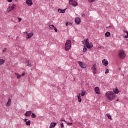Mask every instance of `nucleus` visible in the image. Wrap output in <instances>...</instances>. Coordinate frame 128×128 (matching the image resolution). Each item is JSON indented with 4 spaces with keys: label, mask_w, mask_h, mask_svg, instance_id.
<instances>
[{
    "label": "nucleus",
    "mask_w": 128,
    "mask_h": 128,
    "mask_svg": "<svg viewBox=\"0 0 128 128\" xmlns=\"http://www.w3.org/2000/svg\"><path fill=\"white\" fill-rule=\"evenodd\" d=\"M106 96L110 102H112V100H116V94H114V93L112 91L106 92Z\"/></svg>",
    "instance_id": "obj_1"
},
{
    "label": "nucleus",
    "mask_w": 128,
    "mask_h": 128,
    "mask_svg": "<svg viewBox=\"0 0 128 128\" xmlns=\"http://www.w3.org/2000/svg\"><path fill=\"white\" fill-rule=\"evenodd\" d=\"M84 42L85 46H84L83 52H86L88 51V48L90 49L92 48H94V45L92 44V43H90V40H88V38L86 39V40H85Z\"/></svg>",
    "instance_id": "obj_2"
},
{
    "label": "nucleus",
    "mask_w": 128,
    "mask_h": 128,
    "mask_svg": "<svg viewBox=\"0 0 128 128\" xmlns=\"http://www.w3.org/2000/svg\"><path fill=\"white\" fill-rule=\"evenodd\" d=\"M72 48V41L70 40H68L65 45V50L66 52H68Z\"/></svg>",
    "instance_id": "obj_3"
},
{
    "label": "nucleus",
    "mask_w": 128,
    "mask_h": 128,
    "mask_svg": "<svg viewBox=\"0 0 128 128\" xmlns=\"http://www.w3.org/2000/svg\"><path fill=\"white\" fill-rule=\"evenodd\" d=\"M69 4L70 6H78V2L76 1H74V0H69Z\"/></svg>",
    "instance_id": "obj_4"
},
{
    "label": "nucleus",
    "mask_w": 128,
    "mask_h": 128,
    "mask_svg": "<svg viewBox=\"0 0 128 128\" xmlns=\"http://www.w3.org/2000/svg\"><path fill=\"white\" fill-rule=\"evenodd\" d=\"M126 53L124 51H120L119 53V56L122 60L126 58Z\"/></svg>",
    "instance_id": "obj_5"
},
{
    "label": "nucleus",
    "mask_w": 128,
    "mask_h": 128,
    "mask_svg": "<svg viewBox=\"0 0 128 128\" xmlns=\"http://www.w3.org/2000/svg\"><path fill=\"white\" fill-rule=\"evenodd\" d=\"M26 34H27V36L28 38H26V40H30L31 38H32L34 36V32H31V33H28V32H26Z\"/></svg>",
    "instance_id": "obj_6"
},
{
    "label": "nucleus",
    "mask_w": 128,
    "mask_h": 128,
    "mask_svg": "<svg viewBox=\"0 0 128 128\" xmlns=\"http://www.w3.org/2000/svg\"><path fill=\"white\" fill-rule=\"evenodd\" d=\"M78 64L82 68H86V65L84 63H83L82 62H79Z\"/></svg>",
    "instance_id": "obj_7"
},
{
    "label": "nucleus",
    "mask_w": 128,
    "mask_h": 128,
    "mask_svg": "<svg viewBox=\"0 0 128 128\" xmlns=\"http://www.w3.org/2000/svg\"><path fill=\"white\" fill-rule=\"evenodd\" d=\"M92 70L93 74H96V65H94L92 68Z\"/></svg>",
    "instance_id": "obj_8"
},
{
    "label": "nucleus",
    "mask_w": 128,
    "mask_h": 128,
    "mask_svg": "<svg viewBox=\"0 0 128 128\" xmlns=\"http://www.w3.org/2000/svg\"><path fill=\"white\" fill-rule=\"evenodd\" d=\"M26 4L28 6H32L34 3L32 2V0H27L26 1Z\"/></svg>",
    "instance_id": "obj_9"
},
{
    "label": "nucleus",
    "mask_w": 128,
    "mask_h": 128,
    "mask_svg": "<svg viewBox=\"0 0 128 128\" xmlns=\"http://www.w3.org/2000/svg\"><path fill=\"white\" fill-rule=\"evenodd\" d=\"M75 22L76 24H80V22H82V20H80V18H77L75 20Z\"/></svg>",
    "instance_id": "obj_10"
},
{
    "label": "nucleus",
    "mask_w": 128,
    "mask_h": 128,
    "mask_svg": "<svg viewBox=\"0 0 128 128\" xmlns=\"http://www.w3.org/2000/svg\"><path fill=\"white\" fill-rule=\"evenodd\" d=\"M102 64L104 66H108V61L106 60H102Z\"/></svg>",
    "instance_id": "obj_11"
},
{
    "label": "nucleus",
    "mask_w": 128,
    "mask_h": 128,
    "mask_svg": "<svg viewBox=\"0 0 128 128\" xmlns=\"http://www.w3.org/2000/svg\"><path fill=\"white\" fill-rule=\"evenodd\" d=\"M96 94H100V88L96 87L94 90Z\"/></svg>",
    "instance_id": "obj_12"
},
{
    "label": "nucleus",
    "mask_w": 128,
    "mask_h": 128,
    "mask_svg": "<svg viewBox=\"0 0 128 128\" xmlns=\"http://www.w3.org/2000/svg\"><path fill=\"white\" fill-rule=\"evenodd\" d=\"M24 116H26V117L30 116H32V111H28V112H27L25 114Z\"/></svg>",
    "instance_id": "obj_13"
},
{
    "label": "nucleus",
    "mask_w": 128,
    "mask_h": 128,
    "mask_svg": "<svg viewBox=\"0 0 128 128\" xmlns=\"http://www.w3.org/2000/svg\"><path fill=\"white\" fill-rule=\"evenodd\" d=\"M66 9H64L63 10L62 9H58V12H60V14H66Z\"/></svg>",
    "instance_id": "obj_14"
},
{
    "label": "nucleus",
    "mask_w": 128,
    "mask_h": 128,
    "mask_svg": "<svg viewBox=\"0 0 128 128\" xmlns=\"http://www.w3.org/2000/svg\"><path fill=\"white\" fill-rule=\"evenodd\" d=\"M56 124H58L56 123H54V122H52L50 124V128H56Z\"/></svg>",
    "instance_id": "obj_15"
},
{
    "label": "nucleus",
    "mask_w": 128,
    "mask_h": 128,
    "mask_svg": "<svg viewBox=\"0 0 128 128\" xmlns=\"http://www.w3.org/2000/svg\"><path fill=\"white\" fill-rule=\"evenodd\" d=\"M86 92L84 90H82L81 96H86Z\"/></svg>",
    "instance_id": "obj_16"
},
{
    "label": "nucleus",
    "mask_w": 128,
    "mask_h": 128,
    "mask_svg": "<svg viewBox=\"0 0 128 128\" xmlns=\"http://www.w3.org/2000/svg\"><path fill=\"white\" fill-rule=\"evenodd\" d=\"M77 98H78V100L79 102H82V96H80V94H79V96H78Z\"/></svg>",
    "instance_id": "obj_17"
},
{
    "label": "nucleus",
    "mask_w": 128,
    "mask_h": 128,
    "mask_svg": "<svg viewBox=\"0 0 128 128\" xmlns=\"http://www.w3.org/2000/svg\"><path fill=\"white\" fill-rule=\"evenodd\" d=\"M10 104H12V99L9 98L8 101L7 103L8 106H10Z\"/></svg>",
    "instance_id": "obj_18"
},
{
    "label": "nucleus",
    "mask_w": 128,
    "mask_h": 128,
    "mask_svg": "<svg viewBox=\"0 0 128 128\" xmlns=\"http://www.w3.org/2000/svg\"><path fill=\"white\" fill-rule=\"evenodd\" d=\"M6 62V60H0V66H2Z\"/></svg>",
    "instance_id": "obj_19"
},
{
    "label": "nucleus",
    "mask_w": 128,
    "mask_h": 128,
    "mask_svg": "<svg viewBox=\"0 0 128 128\" xmlns=\"http://www.w3.org/2000/svg\"><path fill=\"white\" fill-rule=\"evenodd\" d=\"M15 74L18 80H20L22 78V76L16 73Z\"/></svg>",
    "instance_id": "obj_20"
},
{
    "label": "nucleus",
    "mask_w": 128,
    "mask_h": 128,
    "mask_svg": "<svg viewBox=\"0 0 128 128\" xmlns=\"http://www.w3.org/2000/svg\"><path fill=\"white\" fill-rule=\"evenodd\" d=\"M26 64L27 66H32V64L28 61L26 62Z\"/></svg>",
    "instance_id": "obj_21"
},
{
    "label": "nucleus",
    "mask_w": 128,
    "mask_h": 128,
    "mask_svg": "<svg viewBox=\"0 0 128 128\" xmlns=\"http://www.w3.org/2000/svg\"><path fill=\"white\" fill-rule=\"evenodd\" d=\"M114 92L116 94H120V90H118V88H116V90H114Z\"/></svg>",
    "instance_id": "obj_22"
},
{
    "label": "nucleus",
    "mask_w": 128,
    "mask_h": 128,
    "mask_svg": "<svg viewBox=\"0 0 128 128\" xmlns=\"http://www.w3.org/2000/svg\"><path fill=\"white\" fill-rule=\"evenodd\" d=\"M106 38H110V32H106Z\"/></svg>",
    "instance_id": "obj_23"
},
{
    "label": "nucleus",
    "mask_w": 128,
    "mask_h": 128,
    "mask_svg": "<svg viewBox=\"0 0 128 128\" xmlns=\"http://www.w3.org/2000/svg\"><path fill=\"white\" fill-rule=\"evenodd\" d=\"M50 28H51V30H54V28H56V27H54V25H52V26H49Z\"/></svg>",
    "instance_id": "obj_24"
},
{
    "label": "nucleus",
    "mask_w": 128,
    "mask_h": 128,
    "mask_svg": "<svg viewBox=\"0 0 128 128\" xmlns=\"http://www.w3.org/2000/svg\"><path fill=\"white\" fill-rule=\"evenodd\" d=\"M32 118H36V115L34 114V113H32Z\"/></svg>",
    "instance_id": "obj_25"
},
{
    "label": "nucleus",
    "mask_w": 128,
    "mask_h": 128,
    "mask_svg": "<svg viewBox=\"0 0 128 128\" xmlns=\"http://www.w3.org/2000/svg\"><path fill=\"white\" fill-rule=\"evenodd\" d=\"M16 4H13L12 6L10 7L12 10H14V8H16Z\"/></svg>",
    "instance_id": "obj_26"
},
{
    "label": "nucleus",
    "mask_w": 128,
    "mask_h": 128,
    "mask_svg": "<svg viewBox=\"0 0 128 128\" xmlns=\"http://www.w3.org/2000/svg\"><path fill=\"white\" fill-rule=\"evenodd\" d=\"M106 116H108V118L109 119V120H112V116H110V114H106Z\"/></svg>",
    "instance_id": "obj_27"
},
{
    "label": "nucleus",
    "mask_w": 128,
    "mask_h": 128,
    "mask_svg": "<svg viewBox=\"0 0 128 128\" xmlns=\"http://www.w3.org/2000/svg\"><path fill=\"white\" fill-rule=\"evenodd\" d=\"M26 124L27 126H30V120H29L28 122H26Z\"/></svg>",
    "instance_id": "obj_28"
},
{
    "label": "nucleus",
    "mask_w": 128,
    "mask_h": 128,
    "mask_svg": "<svg viewBox=\"0 0 128 128\" xmlns=\"http://www.w3.org/2000/svg\"><path fill=\"white\" fill-rule=\"evenodd\" d=\"M12 8L11 7H9L8 8V12H12Z\"/></svg>",
    "instance_id": "obj_29"
},
{
    "label": "nucleus",
    "mask_w": 128,
    "mask_h": 128,
    "mask_svg": "<svg viewBox=\"0 0 128 128\" xmlns=\"http://www.w3.org/2000/svg\"><path fill=\"white\" fill-rule=\"evenodd\" d=\"M96 0H88L89 2H94Z\"/></svg>",
    "instance_id": "obj_30"
},
{
    "label": "nucleus",
    "mask_w": 128,
    "mask_h": 128,
    "mask_svg": "<svg viewBox=\"0 0 128 128\" xmlns=\"http://www.w3.org/2000/svg\"><path fill=\"white\" fill-rule=\"evenodd\" d=\"M106 74H110V70L108 69L106 70Z\"/></svg>",
    "instance_id": "obj_31"
},
{
    "label": "nucleus",
    "mask_w": 128,
    "mask_h": 128,
    "mask_svg": "<svg viewBox=\"0 0 128 128\" xmlns=\"http://www.w3.org/2000/svg\"><path fill=\"white\" fill-rule=\"evenodd\" d=\"M73 124L72 123H68V126H72Z\"/></svg>",
    "instance_id": "obj_32"
},
{
    "label": "nucleus",
    "mask_w": 128,
    "mask_h": 128,
    "mask_svg": "<svg viewBox=\"0 0 128 128\" xmlns=\"http://www.w3.org/2000/svg\"><path fill=\"white\" fill-rule=\"evenodd\" d=\"M54 30L56 32H58V28H54Z\"/></svg>",
    "instance_id": "obj_33"
},
{
    "label": "nucleus",
    "mask_w": 128,
    "mask_h": 128,
    "mask_svg": "<svg viewBox=\"0 0 128 128\" xmlns=\"http://www.w3.org/2000/svg\"><path fill=\"white\" fill-rule=\"evenodd\" d=\"M61 126H62V128H64V123H62L61 124Z\"/></svg>",
    "instance_id": "obj_34"
},
{
    "label": "nucleus",
    "mask_w": 128,
    "mask_h": 128,
    "mask_svg": "<svg viewBox=\"0 0 128 128\" xmlns=\"http://www.w3.org/2000/svg\"><path fill=\"white\" fill-rule=\"evenodd\" d=\"M8 2H12V0H8Z\"/></svg>",
    "instance_id": "obj_35"
},
{
    "label": "nucleus",
    "mask_w": 128,
    "mask_h": 128,
    "mask_svg": "<svg viewBox=\"0 0 128 128\" xmlns=\"http://www.w3.org/2000/svg\"><path fill=\"white\" fill-rule=\"evenodd\" d=\"M26 76V73H23L21 76Z\"/></svg>",
    "instance_id": "obj_36"
},
{
    "label": "nucleus",
    "mask_w": 128,
    "mask_h": 128,
    "mask_svg": "<svg viewBox=\"0 0 128 128\" xmlns=\"http://www.w3.org/2000/svg\"><path fill=\"white\" fill-rule=\"evenodd\" d=\"M4 52H6V48H5L4 50H3Z\"/></svg>",
    "instance_id": "obj_37"
},
{
    "label": "nucleus",
    "mask_w": 128,
    "mask_h": 128,
    "mask_svg": "<svg viewBox=\"0 0 128 128\" xmlns=\"http://www.w3.org/2000/svg\"><path fill=\"white\" fill-rule=\"evenodd\" d=\"M124 38H128V35L124 36Z\"/></svg>",
    "instance_id": "obj_38"
},
{
    "label": "nucleus",
    "mask_w": 128,
    "mask_h": 128,
    "mask_svg": "<svg viewBox=\"0 0 128 128\" xmlns=\"http://www.w3.org/2000/svg\"><path fill=\"white\" fill-rule=\"evenodd\" d=\"M124 32L125 34H128V31L124 30Z\"/></svg>",
    "instance_id": "obj_39"
},
{
    "label": "nucleus",
    "mask_w": 128,
    "mask_h": 128,
    "mask_svg": "<svg viewBox=\"0 0 128 128\" xmlns=\"http://www.w3.org/2000/svg\"><path fill=\"white\" fill-rule=\"evenodd\" d=\"M69 24H70L69 22H68L66 24V26H69Z\"/></svg>",
    "instance_id": "obj_40"
},
{
    "label": "nucleus",
    "mask_w": 128,
    "mask_h": 128,
    "mask_svg": "<svg viewBox=\"0 0 128 128\" xmlns=\"http://www.w3.org/2000/svg\"><path fill=\"white\" fill-rule=\"evenodd\" d=\"M18 20H19V22H22V18H19Z\"/></svg>",
    "instance_id": "obj_41"
},
{
    "label": "nucleus",
    "mask_w": 128,
    "mask_h": 128,
    "mask_svg": "<svg viewBox=\"0 0 128 128\" xmlns=\"http://www.w3.org/2000/svg\"><path fill=\"white\" fill-rule=\"evenodd\" d=\"M62 122H66L65 120H62Z\"/></svg>",
    "instance_id": "obj_42"
},
{
    "label": "nucleus",
    "mask_w": 128,
    "mask_h": 128,
    "mask_svg": "<svg viewBox=\"0 0 128 128\" xmlns=\"http://www.w3.org/2000/svg\"><path fill=\"white\" fill-rule=\"evenodd\" d=\"M82 16L84 18V16H86V15L85 14H82Z\"/></svg>",
    "instance_id": "obj_43"
},
{
    "label": "nucleus",
    "mask_w": 128,
    "mask_h": 128,
    "mask_svg": "<svg viewBox=\"0 0 128 128\" xmlns=\"http://www.w3.org/2000/svg\"><path fill=\"white\" fill-rule=\"evenodd\" d=\"M112 26H109L108 27H107L106 28H111Z\"/></svg>",
    "instance_id": "obj_44"
},
{
    "label": "nucleus",
    "mask_w": 128,
    "mask_h": 128,
    "mask_svg": "<svg viewBox=\"0 0 128 128\" xmlns=\"http://www.w3.org/2000/svg\"><path fill=\"white\" fill-rule=\"evenodd\" d=\"M26 120H28L26 119L24 122H27Z\"/></svg>",
    "instance_id": "obj_45"
},
{
    "label": "nucleus",
    "mask_w": 128,
    "mask_h": 128,
    "mask_svg": "<svg viewBox=\"0 0 128 128\" xmlns=\"http://www.w3.org/2000/svg\"><path fill=\"white\" fill-rule=\"evenodd\" d=\"M24 34H26V32H24Z\"/></svg>",
    "instance_id": "obj_46"
},
{
    "label": "nucleus",
    "mask_w": 128,
    "mask_h": 128,
    "mask_svg": "<svg viewBox=\"0 0 128 128\" xmlns=\"http://www.w3.org/2000/svg\"><path fill=\"white\" fill-rule=\"evenodd\" d=\"M116 102H118V100H117Z\"/></svg>",
    "instance_id": "obj_47"
}]
</instances>
